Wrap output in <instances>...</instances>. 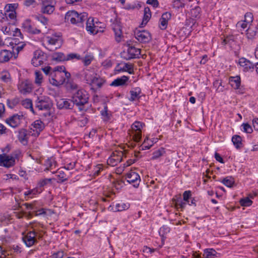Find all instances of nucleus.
I'll list each match as a JSON object with an SVG mask.
<instances>
[{"label":"nucleus","instance_id":"f257e3e1","mask_svg":"<svg viewBox=\"0 0 258 258\" xmlns=\"http://www.w3.org/2000/svg\"><path fill=\"white\" fill-rule=\"evenodd\" d=\"M71 99L74 105H76L82 110L84 106L88 102L89 94L85 90L81 89L73 92Z\"/></svg>","mask_w":258,"mask_h":258},{"label":"nucleus","instance_id":"f03ea898","mask_svg":"<svg viewBox=\"0 0 258 258\" xmlns=\"http://www.w3.org/2000/svg\"><path fill=\"white\" fill-rule=\"evenodd\" d=\"M64 19L66 22H70L78 26H83V22L87 19V14L86 13H78L74 10L70 11L66 13Z\"/></svg>","mask_w":258,"mask_h":258},{"label":"nucleus","instance_id":"7ed1b4c3","mask_svg":"<svg viewBox=\"0 0 258 258\" xmlns=\"http://www.w3.org/2000/svg\"><path fill=\"white\" fill-rule=\"evenodd\" d=\"M43 237L41 233L33 229L28 231L26 234H23L22 240L27 247H30L37 242V239H41Z\"/></svg>","mask_w":258,"mask_h":258},{"label":"nucleus","instance_id":"20e7f679","mask_svg":"<svg viewBox=\"0 0 258 258\" xmlns=\"http://www.w3.org/2000/svg\"><path fill=\"white\" fill-rule=\"evenodd\" d=\"M46 48L50 51L59 48L62 43L61 37L57 35L48 36L45 38Z\"/></svg>","mask_w":258,"mask_h":258},{"label":"nucleus","instance_id":"39448f33","mask_svg":"<svg viewBox=\"0 0 258 258\" xmlns=\"http://www.w3.org/2000/svg\"><path fill=\"white\" fill-rule=\"evenodd\" d=\"M145 124L139 121H135L131 126L133 139L135 142H139L142 138V132Z\"/></svg>","mask_w":258,"mask_h":258},{"label":"nucleus","instance_id":"423d86ee","mask_svg":"<svg viewBox=\"0 0 258 258\" xmlns=\"http://www.w3.org/2000/svg\"><path fill=\"white\" fill-rule=\"evenodd\" d=\"M140 53V49L136 48L135 46H130L129 44L127 51L122 52L121 56L123 58L126 60H130L139 58Z\"/></svg>","mask_w":258,"mask_h":258},{"label":"nucleus","instance_id":"0eeeda50","mask_svg":"<svg viewBox=\"0 0 258 258\" xmlns=\"http://www.w3.org/2000/svg\"><path fill=\"white\" fill-rule=\"evenodd\" d=\"M36 107L39 110H48L50 109L52 106V103L48 97L41 96L38 97L35 101Z\"/></svg>","mask_w":258,"mask_h":258},{"label":"nucleus","instance_id":"6e6552de","mask_svg":"<svg viewBox=\"0 0 258 258\" xmlns=\"http://www.w3.org/2000/svg\"><path fill=\"white\" fill-rule=\"evenodd\" d=\"M22 28L25 31L31 34H38L41 32L40 29L36 27L29 19H27L23 22Z\"/></svg>","mask_w":258,"mask_h":258},{"label":"nucleus","instance_id":"1a4fd4ad","mask_svg":"<svg viewBox=\"0 0 258 258\" xmlns=\"http://www.w3.org/2000/svg\"><path fill=\"white\" fill-rule=\"evenodd\" d=\"M87 21L86 22V30L89 32L91 34H96L100 30L99 28L101 26L99 25L101 24L99 22H94V19L93 18L90 17L87 18Z\"/></svg>","mask_w":258,"mask_h":258},{"label":"nucleus","instance_id":"9d476101","mask_svg":"<svg viewBox=\"0 0 258 258\" xmlns=\"http://www.w3.org/2000/svg\"><path fill=\"white\" fill-rule=\"evenodd\" d=\"M19 92L23 94L27 95L32 92L33 87L31 82L28 80L21 81L18 85Z\"/></svg>","mask_w":258,"mask_h":258},{"label":"nucleus","instance_id":"9b49d317","mask_svg":"<svg viewBox=\"0 0 258 258\" xmlns=\"http://www.w3.org/2000/svg\"><path fill=\"white\" fill-rule=\"evenodd\" d=\"M124 179L126 180V181L132 184L135 187H138L141 181L140 175L136 172L131 171L127 173Z\"/></svg>","mask_w":258,"mask_h":258},{"label":"nucleus","instance_id":"f8f14e48","mask_svg":"<svg viewBox=\"0 0 258 258\" xmlns=\"http://www.w3.org/2000/svg\"><path fill=\"white\" fill-rule=\"evenodd\" d=\"M55 3L53 0H43L41 5V12L43 14H51L55 10Z\"/></svg>","mask_w":258,"mask_h":258},{"label":"nucleus","instance_id":"ddd939ff","mask_svg":"<svg viewBox=\"0 0 258 258\" xmlns=\"http://www.w3.org/2000/svg\"><path fill=\"white\" fill-rule=\"evenodd\" d=\"M44 60V53L40 50H37L33 52L31 63L34 67H37L42 64Z\"/></svg>","mask_w":258,"mask_h":258},{"label":"nucleus","instance_id":"4468645a","mask_svg":"<svg viewBox=\"0 0 258 258\" xmlns=\"http://www.w3.org/2000/svg\"><path fill=\"white\" fill-rule=\"evenodd\" d=\"M136 38L141 43H148L152 39L150 33L146 30H136L135 32Z\"/></svg>","mask_w":258,"mask_h":258},{"label":"nucleus","instance_id":"2eb2a0df","mask_svg":"<svg viewBox=\"0 0 258 258\" xmlns=\"http://www.w3.org/2000/svg\"><path fill=\"white\" fill-rule=\"evenodd\" d=\"M96 75L94 69H84L81 71L79 73L80 77L83 79L85 82L87 84H89L90 82L92 81V79Z\"/></svg>","mask_w":258,"mask_h":258},{"label":"nucleus","instance_id":"dca6fc26","mask_svg":"<svg viewBox=\"0 0 258 258\" xmlns=\"http://www.w3.org/2000/svg\"><path fill=\"white\" fill-rule=\"evenodd\" d=\"M1 165L7 168L14 166L15 164V158L12 156L5 154L0 155Z\"/></svg>","mask_w":258,"mask_h":258},{"label":"nucleus","instance_id":"f3484780","mask_svg":"<svg viewBox=\"0 0 258 258\" xmlns=\"http://www.w3.org/2000/svg\"><path fill=\"white\" fill-rule=\"evenodd\" d=\"M23 119V115L16 114L7 118L6 121L11 127L15 128L20 124Z\"/></svg>","mask_w":258,"mask_h":258},{"label":"nucleus","instance_id":"a211bd4d","mask_svg":"<svg viewBox=\"0 0 258 258\" xmlns=\"http://www.w3.org/2000/svg\"><path fill=\"white\" fill-rule=\"evenodd\" d=\"M60 74L59 72H51L49 78V82L53 86H57L64 83V79H60Z\"/></svg>","mask_w":258,"mask_h":258},{"label":"nucleus","instance_id":"6ab92c4d","mask_svg":"<svg viewBox=\"0 0 258 258\" xmlns=\"http://www.w3.org/2000/svg\"><path fill=\"white\" fill-rule=\"evenodd\" d=\"M56 105L58 109H72L74 107V104L71 100L67 99H59L57 100Z\"/></svg>","mask_w":258,"mask_h":258},{"label":"nucleus","instance_id":"aec40b11","mask_svg":"<svg viewBox=\"0 0 258 258\" xmlns=\"http://www.w3.org/2000/svg\"><path fill=\"white\" fill-rule=\"evenodd\" d=\"M229 83L232 87L238 90V93H243V89L240 87L241 80L239 76L231 77L229 78Z\"/></svg>","mask_w":258,"mask_h":258},{"label":"nucleus","instance_id":"412c9836","mask_svg":"<svg viewBox=\"0 0 258 258\" xmlns=\"http://www.w3.org/2000/svg\"><path fill=\"white\" fill-rule=\"evenodd\" d=\"M52 183V179L51 178H43L40 179L37 184L36 187L35 188V190H36V192H38V194L41 193L44 189L45 186H46L48 185H51Z\"/></svg>","mask_w":258,"mask_h":258},{"label":"nucleus","instance_id":"4be33fe9","mask_svg":"<svg viewBox=\"0 0 258 258\" xmlns=\"http://www.w3.org/2000/svg\"><path fill=\"white\" fill-rule=\"evenodd\" d=\"M238 63L240 67L243 68V71L245 72L251 69L253 70L255 66V64L244 57L240 58L239 59Z\"/></svg>","mask_w":258,"mask_h":258},{"label":"nucleus","instance_id":"5701e85b","mask_svg":"<svg viewBox=\"0 0 258 258\" xmlns=\"http://www.w3.org/2000/svg\"><path fill=\"white\" fill-rule=\"evenodd\" d=\"M30 136V133L25 129L22 128L19 131L18 135V139L23 145L27 144L28 140Z\"/></svg>","mask_w":258,"mask_h":258},{"label":"nucleus","instance_id":"b1692460","mask_svg":"<svg viewBox=\"0 0 258 258\" xmlns=\"http://www.w3.org/2000/svg\"><path fill=\"white\" fill-rule=\"evenodd\" d=\"M56 165L57 163L54 159L52 158H48L44 161V166L45 168L44 170L45 171H50L52 173H54V171H52V170L56 167Z\"/></svg>","mask_w":258,"mask_h":258},{"label":"nucleus","instance_id":"393cba45","mask_svg":"<svg viewBox=\"0 0 258 258\" xmlns=\"http://www.w3.org/2000/svg\"><path fill=\"white\" fill-rule=\"evenodd\" d=\"M104 80L102 78L100 77L97 74L94 76L92 79V81L90 82L89 85L97 88H100L102 87L104 83Z\"/></svg>","mask_w":258,"mask_h":258},{"label":"nucleus","instance_id":"a878e982","mask_svg":"<svg viewBox=\"0 0 258 258\" xmlns=\"http://www.w3.org/2000/svg\"><path fill=\"white\" fill-rule=\"evenodd\" d=\"M130 101H135L139 100L141 98V89L139 87H136L130 91Z\"/></svg>","mask_w":258,"mask_h":258},{"label":"nucleus","instance_id":"bb28decb","mask_svg":"<svg viewBox=\"0 0 258 258\" xmlns=\"http://www.w3.org/2000/svg\"><path fill=\"white\" fill-rule=\"evenodd\" d=\"M33 131H35L37 136H38L40 133L44 129V124L42 121L40 120H36L32 124Z\"/></svg>","mask_w":258,"mask_h":258},{"label":"nucleus","instance_id":"cd10ccee","mask_svg":"<svg viewBox=\"0 0 258 258\" xmlns=\"http://www.w3.org/2000/svg\"><path fill=\"white\" fill-rule=\"evenodd\" d=\"M14 55L13 52L10 50L4 49L0 52V61L2 62L8 61Z\"/></svg>","mask_w":258,"mask_h":258},{"label":"nucleus","instance_id":"c85d7f7f","mask_svg":"<svg viewBox=\"0 0 258 258\" xmlns=\"http://www.w3.org/2000/svg\"><path fill=\"white\" fill-rule=\"evenodd\" d=\"M128 77L123 76L120 78H118L112 82L110 85L112 86H120L124 85L128 80Z\"/></svg>","mask_w":258,"mask_h":258},{"label":"nucleus","instance_id":"c756f323","mask_svg":"<svg viewBox=\"0 0 258 258\" xmlns=\"http://www.w3.org/2000/svg\"><path fill=\"white\" fill-rule=\"evenodd\" d=\"M128 208L129 204L121 202L119 203L115 204V205H113L112 210H113L114 212H120L126 210Z\"/></svg>","mask_w":258,"mask_h":258},{"label":"nucleus","instance_id":"7c9ffc66","mask_svg":"<svg viewBox=\"0 0 258 258\" xmlns=\"http://www.w3.org/2000/svg\"><path fill=\"white\" fill-rule=\"evenodd\" d=\"M66 85L67 89L71 92L72 95L73 92L81 89L77 84L71 81H67L66 83Z\"/></svg>","mask_w":258,"mask_h":258},{"label":"nucleus","instance_id":"2f4dec72","mask_svg":"<svg viewBox=\"0 0 258 258\" xmlns=\"http://www.w3.org/2000/svg\"><path fill=\"white\" fill-rule=\"evenodd\" d=\"M112 28L115 34L116 40L117 42H120L122 36L120 26L119 25H114Z\"/></svg>","mask_w":258,"mask_h":258},{"label":"nucleus","instance_id":"473e14b6","mask_svg":"<svg viewBox=\"0 0 258 258\" xmlns=\"http://www.w3.org/2000/svg\"><path fill=\"white\" fill-rule=\"evenodd\" d=\"M166 152L165 149L163 148H160L157 150L155 151L153 153V156L151 158L152 160H156L161 156H163L165 154Z\"/></svg>","mask_w":258,"mask_h":258},{"label":"nucleus","instance_id":"72a5a7b5","mask_svg":"<svg viewBox=\"0 0 258 258\" xmlns=\"http://www.w3.org/2000/svg\"><path fill=\"white\" fill-rule=\"evenodd\" d=\"M217 254L214 249H206L204 250V256L206 258H215Z\"/></svg>","mask_w":258,"mask_h":258},{"label":"nucleus","instance_id":"f704fd0d","mask_svg":"<svg viewBox=\"0 0 258 258\" xmlns=\"http://www.w3.org/2000/svg\"><path fill=\"white\" fill-rule=\"evenodd\" d=\"M201 8L197 6L190 11L191 18L193 19H199L200 17Z\"/></svg>","mask_w":258,"mask_h":258},{"label":"nucleus","instance_id":"c9c22d12","mask_svg":"<svg viewBox=\"0 0 258 258\" xmlns=\"http://www.w3.org/2000/svg\"><path fill=\"white\" fill-rule=\"evenodd\" d=\"M246 36L248 39H252L255 37L257 36L256 30L254 29L253 26H249L246 30Z\"/></svg>","mask_w":258,"mask_h":258},{"label":"nucleus","instance_id":"e433bc0d","mask_svg":"<svg viewBox=\"0 0 258 258\" xmlns=\"http://www.w3.org/2000/svg\"><path fill=\"white\" fill-rule=\"evenodd\" d=\"M52 58L53 60L62 61H66V55L62 52H56L52 54Z\"/></svg>","mask_w":258,"mask_h":258},{"label":"nucleus","instance_id":"4c0bfd02","mask_svg":"<svg viewBox=\"0 0 258 258\" xmlns=\"http://www.w3.org/2000/svg\"><path fill=\"white\" fill-rule=\"evenodd\" d=\"M25 45V44L23 43L17 44L15 43V45L13 47V52L15 58L17 57L18 54L23 49Z\"/></svg>","mask_w":258,"mask_h":258},{"label":"nucleus","instance_id":"58836bf2","mask_svg":"<svg viewBox=\"0 0 258 258\" xmlns=\"http://www.w3.org/2000/svg\"><path fill=\"white\" fill-rule=\"evenodd\" d=\"M241 138L238 135H234L232 138V141L237 149L240 148L241 147Z\"/></svg>","mask_w":258,"mask_h":258},{"label":"nucleus","instance_id":"ea45409f","mask_svg":"<svg viewBox=\"0 0 258 258\" xmlns=\"http://www.w3.org/2000/svg\"><path fill=\"white\" fill-rule=\"evenodd\" d=\"M153 145V141L146 137L142 145V150H145L149 149Z\"/></svg>","mask_w":258,"mask_h":258},{"label":"nucleus","instance_id":"a19ab883","mask_svg":"<svg viewBox=\"0 0 258 258\" xmlns=\"http://www.w3.org/2000/svg\"><path fill=\"white\" fill-rule=\"evenodd\" d=\"M121 71L123 72H127L130 74H133L134 73L133 65L127 63H125L122 68L118 70V71Z\"/></svg>","mask_w":258,"mask_h":258},{"label":"nucleus","instance_id":"79ce46f5","mask_svg":"<svg viewBox=\"0 0 258 258\" xmlns=\"http://www.w3.org/2000/svg\"><path fill=\"white\" fill-rule=\"evenodd\" d=\"M0 80L5 83L9 82L11 81L10 74L7 71L1 72L0 73Z\"/></svg>","mask_w":258,"mask_h":258},{"label":"nucleus","instance_id":"37998d69","mask_svg":"<svg viewBox=\"0 0 258 258\" xmlns=\"http://www.w3.org/2000/svg\"><path fill=\"white\" fill-rule=\"evenodd\" d=\"M234 42V36L233 35L228 36L225 37L222 42L223 45H231L232 43Z\"/></svg>","mask_w":258,"mask_h":258},{"label":"nucleus","instance_id":"c03bdc74","mask_svg":"<svg viewBox=\"0 0 258 258\" xmlns=\"http://www.w3.org/2000/svg\"><path fill=\"white\" fill-rule=\"evenodd\" d=\"M253 16L251 13L247 12L245 13L244 15V21L245 22L247 23L251 26L252 22H253Z\"/></svg>","mask_w":258,"mask_h":258},{"label":"nucleus","instance_id":"a18cd8bd","mask_svg":"<svg viewBox=\"0 0 258 258\" xmlns=\"http://www.w3.org/2000/svg\"><path fill=\"white\" fill-rule=\"evenodd\" d=\"M35 82L37 85H40L42 82V79H43L42 74L39 71H35Z\"/></svg>","mask_w":258,"mask_h":258},{"label":"nucleus","instance_id":"49530a36","mask_svg":"<svg viewBox=\"0 0 258 258\" xmlns=\"http://www.w3.org/2000/svg\"><path fill=\"white\" fill-rule=\"evenodd\" d=\"M22 105L26 108H29L33 111V104L32 100L30 99H26L22 101Z\"/></svg>","mask_w":258,"mask_h":258},{"label":"nucleus","instance_id":"de8ad7c7","mask_svg":"<svg viewBox=\"0 0 258 258\" xmlns=\"http://www.w3.org/2000/svg\"><path fill=\"white\" fill-rule=\"evenodd\" d=\"M222 182L227 187H231L234 183V181L231 177H227L222 180Z\"/></svg>","mask_w":258,"mask_h":258},{"label":"nucleus","instance_id":"09e8293b","mask_svg":"<svg viewBox=\"0 0 258 258\" xmlns=\"http://www.w3.org/2000/svg\"><path fill=\"white\" fill-rule=\"evenodd\" d=\"M120 155H117L116 157H115V153H113V157L110 159H109V160H108V162H110V163H112V160H114V162H115V164H116L117 162H120L122 160V153L121 152L120 153ZM113 163H112L113 164Z\"/></svg>","mask_w":258,"mask_h":258},{"label":"nucleus","instance_id":"8fccbe9b","mask_svg":"<svg viewBox=\"0 0 258 258\" xmlns=\"http://www.w3.org/2000/svg\"><path fill=\"white\" fill-rule=\"evenodd\" d=\"M16 12L13 11H5L6 20H14L16 18Z\"/></svg>","mask_w":258,"mask_h":258},{"label":"nucleus","instance_id":"3c124183","mask_svg":"<svg viewBox=\"0 0 258 258\" xmlns=\"http://www.w3.org/2000/svg\"><path fill=\"white\" fill-rule=\"evenodd\" d=\"M250 26V25L247 24V23L245 22L244 21H240L237 22L236 24V27L238 29H240L241 31L245 30L247 27Z\"/></svg>","mask_w":258,"mask_h":258},{"label":"nucleus","instance_id":"603ef678","mask_svg":"<svg viewBox=\"0 0 258 258\" xmlns=\"http://www.w3.org/2000/svg\"><path fill=\"white\" fill-rule=\"evenodd\" d=\"M240 204L242 206H249L252 203V201L248 197L242 199L240 201Z\"/></svg>","mask_w":258,"mask_h":258},{"label":"nucleus","instance_id":"864d4df0","mask_svg":"<svg viewBox=\"0 0 258 258\" xmlns=\"http://www.w3.org/2000/svg\"><path fill=\"white\" fill-rule=\"evenodd\" d=\"M124 184V182L122 179L117 180L113 182V186L116 189H120Z\"/></svg>","mask_w":258,"mask_h":258},{"label":"nucleus","instance_id":"5fc2aeb1","mask_svg":"<svg viewBox=\"0 0 258 258\" xmlns=\"http://www.w3.org/2000/svg\"><path fill=\"white\" fill-rule=\"evenodd\" d=\"M57 173L58 174L57 176L59 178L61 182H63L67 180L68 178L66 177V174L62 170L59 169Z\"/></svg>","mask_w":258,"mask_h":258},{"label":"nucleus","instance_id":"6e6d98bb","mask_svg":"<svg viewBox=\"0 0 258 258\" xmlns=\"http://www.w3.org/2000/svg\"><path fill=\"white\" fill-rule=\"evenodd\" d=\"M241 126L243 127V131L247 134H251L253 130L251 126L248 123H243Z\"/></svg>","mask_w":258,"mask_h":258},{"label":"nucleus","instance_id":"4d7b16f0","mask_svg":"<svg viewBox=\"0 0 258 258\" xmlns=\"http://www.w3.org/2000/svg\"><path fill=\"white\" fill-rule=\"evenodd\" d=\"M186 204L185 202H183L181 199H178L175 202V205L176 208H180L182 210L185 208Z\"/></svg>","mask_w":258,"mask_h":258},{"label":"nucleus","instance_id":"13d9d810","mask_svg":"<svg viewBox=\"0 0 258 258\" xmlns=\"http://www.w3.org/2000/svg\"><path fill=\"white\" fill-rule=\"evenodd\" d=\"M66 60H72L74 58H76L77 59H81V56L80 55L77 54V53H69L66 56Z\"/></svg>","mask_w":258,"mask_h":258},{"label":"nucleus","instance_id":"bf43d9fd","mask_svg":"<svg viewBox=\"0 0 258 258\" xmlns=\"http://www.w3.org/2000/svg\"><path fill=\"white\" fill-rule=\"evenodd\" d=\"M187 1L188 0H174V6L178 8L183 7Z\"/></svg>","mask_w":258,"mask_h":258},{"label":"nucleus","instance_id":"052dcab7","mask_svg":"<svg viewBox=\"0 0 258 258\" xmlns=\"http://www.w3.org/2000/svg\"><path fill=\"white\" fill-rule=\"evenodd\" d=\"M66 71L65 67L62 66H57L53 69L52 72H59L60 74V77H62L63 73Z\"/></svg>","mask_w":258,"mask_h":258},{"label":"nucleus","instance_id":"680f3d73","mask_svg":"<svg viewBox=\"0 0 258 258\" xmlns=\"http://www.w3.org/2000/svg\"><path fill=\"white\" fill-rule=\"evenodd\" d=\"M191 191L189 190L185 191L183 194V201L185 203H187L191 199Z\"/></svg>","mask_w":258,"mask_h":258},{"label":"nucleus","instance_id":"e2e57ef3","mask_svg":"<svg viewBox=\"0 0 258 258\" xmlns=\"http://www.w3.org/2000/svg\"><path fill=\"white\" fill-rule=\"evenodd\" d=\"M38 21H39L42 24L43 26H46L48 23V20L46 18L43 16L42 15H39L36 17Z\"/></svg>","mask_w":258,"mask_h":258},{"label":"nucleus","instance_id":"0e129e2a","mask_svg":"<svg viewBox=\"0 0 258 258\" xmlns=\"http://www.w3.org/2000/svg\"><path fill=\"white\" fill-rule=\"evenodd\" d=\"M93 58L90 55H87L83 58V62L85 66L89 65L92 61Z\"/></svg>","mask_w":258,"mask_h":258},{"label":"nucleus","instance_id":"69168bd1","mask_svg":"<svg viewBox=\"0 0 258 258\" xmlns=\"http://www.w3.org/2000/svg\"><path fill=\"white\" fill-rule=\"evenodd\" d=\"M88 122V118L85 116H82L78 120V124L81 126H84Z\"/></svg>","mask_w":258,"mask_h":258},{"label":"nucleus","instance_id":"338daca9","mask_svg":"<svg viewBox=\"0 0 258 258\" xmlns=\"http://www.w3.org/2000/svg\"><path fill=\"white\" fill-rule=\"evenodd\" d=\"M168 21L163 20L161 18L160 19L159 27L161 30H165L167 26Z\"/></svg>","mask_w":258,"mask_h":258},{"label":"nucleus","instance_id":"774afa93","mask_svg":"<svg viewBox=\"0 0 258 258\" xmlns=\"http://www.w3.org/2000/svg\"><path fill=\"white\" fill-rule=\"evenodd\" d=\"M16 8V4H8L5 6V11H15V9Z\"/></svg>","mask_w":258,"mask_h":258}]
</instances>
